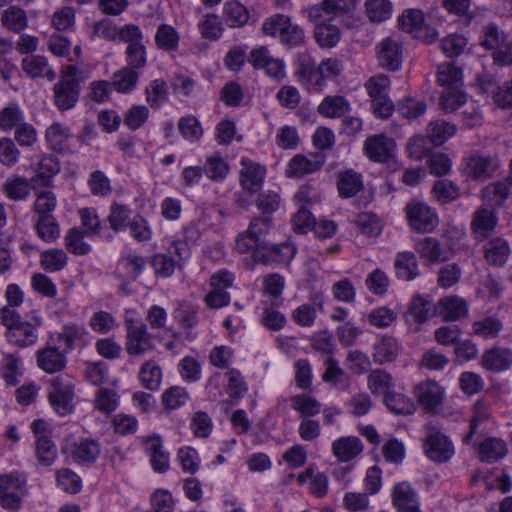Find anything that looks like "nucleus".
Segmentation results:
<instances>
[{"instance_id": "48", "label": "nucleus", "mask_w": 512, "mask_h": 512, "mask_svg": "<svg viewBox=\"0 0 512 512\" xmlns=\"http://www.w3.org/2000/svg\"><path fill=\"white\" fill-rule=\"evenodd\" d=\"M437 81L447 89L460 88L462 85V70L453 63H443L438 66Z\"/></svg>"}, {"instance_id": "36", "label": "nucleus", "mask_w": 512, "mask_h": 512, "mask_svg": "<svg viewBox=\"0 0 512 512\" xmlns=\"http://www.w3.org/2000/svg\"><path fill=\"white\" fill-rule=\"evenodd\" d=\"M25 121L24 111L18 103L11 102L0 110V130H15Z\"/></svg>"}, {"instance_id": "63", "label": "nucleus", "mask_w": 512, "mask_h": 512, "mask_svg": "<svg viewBox=\"0 0 512 512\" xmlns=\"http://www.w3.org/2000/svg\"><path fill=\"white\" fill-rule=\"evenodd\" d=\"M45 138L54 151H62L69 138V129L60 123H53L46 130Z\"/></svg>"}, {"instance_id": "17", "label": "nucleus", "mask_w": 512, "mask_h": 512, "mask_svg": "<svg viewBox=\"0 0 512 512\" xmlns=\"http://www.w3.org/2000/svg\"><path fill=\"white\" fill-rule=\"evenodd\" d=\"M401 352V343L395 337L385 334L373 345L372 357L376 364L384 365L396 361Z\"/></svg>"}, {"instance_id": "12", "label": "nucleus", "mask_w": 512, "mask_h": 512, "mask_svg": "<svg viewBox=\"0 0 512 512\" xmlns=\"http://www.w3.org/2000/svg\"><path fill=\"white\" fill-rule=\"evenodd\" d=\"M396 144L384 134L369 136L364 142L366 156L374 162L385 163L393 158Z\"/></svg>"}, {"instance_id": "13", "label": "nucleus", "mask_w": 512, "mask_h": 512, "mask_svg": "<svg viewBox=\"0 0 512 512\" xmlns=\"http://www.w3.org/2000/svg\"><path fill=\"white\" fill-rule=\"evenodd\" d=\"M425 441V453L428 458L436 462H446L454 454V448L448 438L441 432L429 429Z\"/></svg>"}, {"instance_id": "51", "label": "nucleus", "mask_w": 512, "mask_h": 512, "mask_svg": "<svg viewBox=\"0 0 512 512\" xmlns=\"http://www.w3.org/2000/svg\"><path fill=\"white\" fill-rule=\"evenodd\" d=\"M366 14L371 22L381 23L392 15V3L389 0H366Z\"/></svg>"}, {"instance_id": "1", "label": "nucleus", "mask_w": 512, "mask_h": 512, "mask_svg": "<svg viewBox=\"0 0 512 512\" xmlns=\"http://www.w3.org/2000/svg\"><path fill=\"white\" fill-rule=\"evenodd\" d=\"M352 0H322L306 9L309 21L316 23L314 37L321 47H334L340 40L339 25L349 27L354 15Z\"/></svg>"}, {"instance_id": "15", "label": "nucleus", "mask_w": 512, "mask_h": 512, "mask_svg": "<svg viewBox=\"0 0 512 512\" xmlns=\"http://www.w3.org/2000/svg\"><path fill=\"white\" fill-rule=\"evenodd\" d=\"M80 94L79 82L59 79L53 86L54 104L60 111H67L75 107Z\"/></svg>"}, {"instance_id": "29", "label": "nucleus", "mask_w": 512, "mask_h": 512, "mask_svg": "<svg viewBox=\"0 0 512 512\" xmlns=\"http://www.w3.org/2000/svg\"><path fill=\"white\" fill-rule=\"evenodd\" d=\"M37 364L47 373H56L66 366V357L58 348L47 346L38 350Z\"/></svg>"}, {"instance_id": "20", "label": "nucleus", "mask_w": 512, "mask_h": 512, "mask_svg": "<svg viewBox=\"0 0 512 512\" xmlns=\"http://www.w3.org/2000/svg\"><path fill=\"white\" fill-rule=\"evenodd\" d=\"M21 68L24 73L32 78H46L49 81L55 79L56 74L50 66L48 59L42 55L30 54L21 60Z\"/></svg>"}, {"instance_id": "61", "label": "nucleus", "mask_w": 512, "mask_h": 512, "mask_svg": "<svg viewBox=\"0 0 512 512\" xmlns=\"http://www.w3.org/2000/svg\"><path fill=\"white\" fill-rule=\"evenodd\" d=\"M87 335L88 332L83 326L69 324L64 326L63 331L59 334V338L64 341L67 352L82 344Z\"/></svg>"}, {"instance_id": "43", "label": "nucleus", "mask_w": 512, "mask_h": 512, "mask_svg": "<svg viewBox=\"0 0 512 512\" xmlns=\"http://www.w3.org/2000/svg\"><path fill=\"white\" fill-rule=\"evenodd\" d=\"M139 380L146 389L158 390L162 380L161 367L153 360L144 362L140 367Z\"/></svg>"}, {"instance_id": "33", "label": "nucleus", "mask_w": 512, "mask_h": 512, "mask_svg": "<svg viewBox=\"0 0 512 512\" xmlns=\"http://www.w3.org/2000/svg\"><path fill=\"white\" fill-rule=\"evenodd\" d=\"M426 133L430 142L435 146H439L456 133V126L443 119H436L429 122Z\"/></svg>"}, {"instance_id": "39", "label": "nucleus", "mask_w": 512, "mask_h": 512, "mask_svg": "<svg viewBox=\"0 0 512 512\" xmlns=\"http://www.w3.org/2000/svg\"><path fill=\"white\" fill-rule=\"evenodd\" d=\"M100 455V445L95 440L85 439L73 445L71 457L77 463H92Z\"/></svg>"}, {"instance_id": "32", "label": "nucleus", "mask_w": 512, "mask_h": 512, "mask_svg": "<svg viewBox=\"0 0 512 512\" xmlns=\"http://www.w3.org/2000/svg\"><path fill=\"white\" fill-rule=\"evenodd\" d=\"M139 77L138 71L125 66L113 74L111 85L118 93L127 94L135 90Z\"/></svg>"}, {"instance_id": "60", "label": "nucleus", "mask_w": 512, "mask_h": 512, "mask_svg": "<svg viewBox=\"0 0 512 512\" xmlns=\"http://www.w3.org/2000/svg\"><path fill=\"white\" fill-rule=\"evenodd\" d=\"M198 28L203 38L215 41L223 33L222 22L215 14H207L198 23Z\"/></svg>"}, {"instance_id": "44", "label": "nucleus", "mask_w": 512, "mask_h": 512, "mask_svg": "<svg viewBox=\"0 0 512 512\" xmlns=\"http://www.w3.org/2000/svg\"><path fill=\"white\" fill-rule=\"evenodd\" d=\"M68 255L63 249L51 248L40 254V265L47 272H58L64 269Z\"/></svg>"}, {"instance_id": "22", "label": "nucleus", "mask_w": 512, "mask_h": 512, "mask_svg": "<svg viewBox=\"0 0 512 512\" xmlns=\"http://www.w3.org/2000/svg\"><path fill=\"white\" fill-rule=\"evenodd\" d=\"M295 201L299 207L292 218L293 230L296 233L305 234L313 229L315 225V217L307 207L312 203V200L307 198V194H297Z\"/></svg>"}, {"instance_id": "5", "label": "nucleus", "mask_w": 512, "mask_h": 512, "mask_svg": "<svg viewBox=\"0 0 512 512\" xmlns=\"http://www.w3.org/2000/svg\"><path fill=\"white\" fill-rule=\"evenodd\" d=\"M121 41L127 44L125 61L127 67L134 70L144 68L147 65V49L143 44V33L139 26L127 24L122 27Z\"/></svg>"}, {"instance_id": "16", "label": "nucleus", "mask_w": 512, "mask_h": 512, "mask_svg": "<svg viewBox=\"0 0 512 512\" xmlns=\"http://www.w3.org/2000/svg\"><path fill=\"white\" fill-rule=\"evenodd\" d=\"M392 503L397 512H422L416 491L407 481L396 484L392 490Z\"/></svg>"}, {"instance_id": "7", "label": "nucleus", "mask_w": 512, "mask_h": 512, "mask_svg": "<svg viewBox=\"0 0 512 512\" xmlns=\"http://www.w3.org/2000/svg\"><path fill=\"white\" fill-rule=\"evenodd\" d=\"M410 227L420 233L433 231L438 225L437 214L425 203L413 201L406 206Z\"/></svg>"}, {"instance_id": "11", "label": "nucleus", "mask_w": 512, "mask_h": 512, "mask_svg": "<svg viewBox=\"0 0 512 512\" xmlns=\"http://www.w3.org/2000/svg\"><path fill=\"white\" fill-rule=\"evenodd\" d=\"M127 343L126 350L130 355H142L153 348L152 337L147 331L146 324L126 320Z\"/></svg>"}, {"instance_id": "46", "label": "nucleus", "mask_w": 512, "mask_h": 512, "mask_svg": "<svg viewBox=\"0 0 512 512\" xmlns=\"http://www.w3.org/2000/svg\"><path fill=\"white\" fill-rule=\"evenodd\" d=\"M34 227L37 236L46 243H53L60 237V227L54 216L37 217Z\"/></svg>"}, {"instance_id": "31", "label": "nucleus", "mask_w": 512, "mask_h": 512, "mask_svg": "<svg viewBox=\"0 0 512 512\" xmlns=\"http://www.w3.org/2000/svg\"><path fill=\"white\" fill-rule=\"evenodd\" d=\"M154 42L159 50L175 52L179 48L180 35L175 27L162 23L157 27Z\"/></svg>"}, {"instance_id": "37", "label": "nucleus", "mask_w": 512, "mask_h": 512, "mask_svg": "<svg viewBox=\"0 0 512 512\" xmlns=\"http://www.w3.org/2000/svg\"><path fill=\"white\" fill-rule=\"evenodd\" d=\"M506 453V443L499 438H487L479 446V457L483 462H496L499 459L503 458L506 455Z\"/></svg>"}, {"instance_id": "8", "label": "nucleus", "mask_w": 512, "mask_h": 512, "mask_svg": "<svg viewBox=\"0 0 512 512\" xmlns=\"http://www.w3.org/2000/svg\"><path fill=\"white\" fill-rule=\"evenodd\" d=\"M141 443L154 472L163 474L170 468V454L164 449L163 439L160 435L143 436Z\"/></svg>"}, {"instance_id": "18", "label": "nucleus", "mask_w": 512, "mask_h": 512, "mask_svg": "<svg viewBox=\"0 0 512 512\" xmlns=\"http://www.w3.org/2000/svg\"><path fill=\"white\" fill-rule=\"evenodd\" d=\"M415 395L425 410L434 411L442 404L444 390L436 381L427 380L415 387Z\"/></svg>"}, {"instance_id": "53", "label": "nucleus", "mask_w": 512, "mask_h": 512, "mask_svg": "<svg viewBox=\"0 0 512 512\" xmlns=\"http://www.w3.org/2000/svg\"><path fill=\"white\" fill-rule=\"evenodd\" d=\"M492 169V158L488 156L473 155L468 158L466 171L473 179H485Z\"/></svg>"}, {"instance_id": "19", "label": "nucleus", "mask_w": 512, "mask_h": 512, "mask_svg": "<svg viewBox=\"0 0 512 512\" xmlns=\"http://www.w3.org/2000/svg\"><path fill=\"white\" fill-rule=\"evenodd\" d=\"M481 365L492 372H502L512 366V350L505 347L495 346L482 354Z\"/></svg>"}, {"instance_id": "55", "label": "nucleus", "mask_w": 512, "mask_h": 512, "mask_svg": "<svg viewBox=\"0 0 512 512\" xmlns=\"http://www.w3.org/2000/svg\"><path fill=\"white\" fill-rule=\"evenodd\" d=\"M150 116L149 108L145 105H132L123 115L124 125L132 131L140 129Z\"/></svg>"}, {"instance_id": "21", "label": "nucleus", "mask_w": 512, "mask_h": 512, "mask_svg": "<svg viewBox=\"0 0 512 512\" xmlns=\"http://www.w3.org/2000/svg\"><path fill=\"white\" fill-rule=\"evenodd\" d=\"M498 219L493 209L480 208L475 211L471 221V230L477 241L488 238L497 226Z\"/></svg>"}, {"instance_id": "54", "label": "nucleus", "mask_w": 512, "mask_h": 512, "mask_svg": "<svg viewBox=\"0 0 512 512\" xmlns=\"http://www.w3.org/2000/svg\"><path fill=\"white\" fill-rule=\"evenodd\" d=\"M367 385L373 395H380L390 391L393 386L392 376L381 369H375L367 377Z\"/></svg>"}, {"instance_id": "58", "label": "nucleus", "mask_w": 512, "mask_h": 512, "mask_svg": "<svg viewBox=\"0 0 512 512\" xmlns=\"http://www.w3.org/2000/svg\"><path fill=\"white\" fill-rule=\"evenodd\" d=\"M337 186L338 192H360L364 188L362 175L353 169L340 171Z\"/></svg>"}, {"instance_id": "3", "label": "nucleus", "mask_w": 512, "mask_h": 512, "mask_svg": "<svg viewBox=\"0 0 512 512\" xmlns=\"http://www.w3.org/2000/svg\"><path fill=\"white\" fill-rule=\"evenodd\" d=\"M262 31L266 36L277 38L288 49L305 44L304 29L286 14L276 13L267 17L262 23Z\"/></svg>"}, {"instance_id": "10", "label": "nucleus", "mask_w": 512, "mask_h": 512, "mask_svg": "<svg viewBox=\"0 0 512 512\" xmlns=\"http://www.w3.org/2000/svg\"><path fill=\"white\" fill-rule=\"evenodd\" d=\"M74 398V386L70 381H64L62 378H55L49 391V401L54 411L65 416L72 412Z\"/></svg>"}, {"instance_id": "35", "label": "nucleus", "mask_w": 512, "mask_h": 512, "mask_svg": "<svg viewBox=\"0 0 512 512\" xmlns=\"http://www.w3.org/2000/svg\"><path fill=\"white\" fill-rule=\"evenodd\" d=\"M384 404L392 413L397 415H410L416 410V405L411 398L395 391L386 392Z\"/></svg>"}, {"instance_id": "27", "label": "nucleus", "mask_w": 512, "mask_h": 512, "mask_svg": "<svg viewBox=\"0 0 512 512\" xmlns=\"http://www.w3.org/2000/svg\"><path fill=\"white\" fill-rule=\"evenodd\" d=\"M436 311V305L429 295H416L412 298L408 312L407 320H413L415 323L422 324L426 322Z\"/></svg>"}, {"instance_id": "49", "label": "nucleus", "mask_w": 512, "mask_h": 512, "mask_svg": "<svg viewBox=\"0 0 512 512\" xmlns=\"http://www.w3.org/2000/svg\"><path fill=\"white\" fill-rule=\"evenodd\" d=\"M502 329V322L494 316L484 317L472 324L473 334L483 339L496 338Z\"/></svg>"}, {"instance_id": "34", "label": "nucleus", "mask_w": 512, "mask_h": 512, "mask_svg": "<svg viewBox=\"0 0 512 512\" xmlns=\"http://www.w3.org/2000/svg\"><path fill=\"white\" fill-rule=\"evenodd\" d=\"M222 16L224 22L232 28L242 27L249 20L248 9L236 0L224 4Z\"/></svg>"}, {"instance_id": "30", "label": "nucleus", "mask_w": 512, "mask_h": 512, "mask_svg": "<svg viewBox=\"0 0 512 512\" xmlns=\"http://www.w3.org/2000/svg\"><path fill=\"white\" fill-rule=\"evenodd\" d=\"M510 252L508 241L502 237L492 238L484 245L485 258L490 265L502 266Z\"/></svg>"}, {"instance_id": "41", "label": "nucleus", "mask_w": 512, "mask_h": 512, "mask_svg": "<svg viewBox=\"0 0 512 512\" xmlns=\"http://www.w3.org/2000/svg\"><path fill=\"white\" fill-rule=\"evenodd\" d=\"M85 236V231L80 228H70L64 236L66 250L76 256L87 255L91 251V246L84 240Z\"/></svg>"}, {"instance_id": "45", "label": "nucleus", "mask_w": 512, "mask_h": 512, "mask_svg": "<svg viewBox=\"0 0 512 512\" xmlns=\"http://www.w3.org/2000/svg\"><path fill=\"white\" fill-rule=\"evenodd\" d=\"M1 22L8 30L20 33L27 27L28 18L25 10L18 6H10L3 11Z\"/></svg>"}, {"instance_id": "47", "label": "nucleus", "mask_w": 512, "mask_h": 512, "mask_svg": "<svg viewBox=\"0 0 512 512\" xmlns=\"http://www.w3.org/2000/svg\"><path fill=\"white\" fill-rule=\"evenodd\" d=\"M146 102L153 109H159L168 99V86L163 79H154L145 88Z\"/></svg>"}, {"instance_id": "42", "label": "nucleus", "mask_w": 512, "mask_h": 512, "mask_svg": "<svg viewBox=\"0 0 512 512\" xmlns=\"http://www.w3.org/2000/svg\"><path fill=\"white\" fill-rule=\"evenodd\" d=\"M400 28L410 33L413 37H422L424 25V15L421 10L407 9L399 18Z\"/></svg>"}, {"instance_id": "38", "label": "nucleus", "mask_w": 512, "mask_h": 512, "mask_svg": "<svg viewBox=\"0 0 512 512\" xmlns=\"http://www.w3.org/2000/svg\"><path fill=\"white\" fill-rule=\"evenodd\" d=\"M145 259L136 254H129L120 259L117 265V273L120 277L135 280L145 267Z\"/></svg>"}, {"instance_id": "62", "label": "nucleus", "mask_w": 512, "mask_h": 512, "mask_svg": "<svg viewBox=\"0 0 512 512\" xmlns=\"http://www.w3.org/2000/svg\"><path fill=\"white\" fill-rule=\"evenodd\" d=\"M206 176L216 182L222 181L229 173V166L218 154L209 156L204 165Z\"/></svg>"}, {"instance_id": "52", "label": "nucleus", "mask_w": 512, "mask_h": 512, "mask_svg": "<svg viewBox=\"0 0 512 512\" xmlns=\"http://www.w3.org/2000/svg\"><path fill=\"white\" fill-rule=\"evenodd\" d=\"M416 251L422 258H426L430 262H438L445 260L440 242L433 237H426L419 241L415 246Z\"/></svg>"}, {"instance_id": "64", "label": "nucleus", "mask_w": 512, "mask_h": 512, "mask_svg": "<svg viewBox=\"0 0 512 512\" xmlns=\"http://www.w3.org/2000/svg\"><path fill=\"white\" fill-rule=\"evenodd\" d=\"M58 486L65 492L76 494L82 488L81 478L68 468L59 469L56 472Z\"/></svg>"}, {"instance_id": "4", "label": "nucleus", "mask_w": 512, "mask_h": 512, "mask_svg": "<svg viewBox=\"0 0 512 512\" xmlns=\"http://www.w3.org/2000/svg\"><path fill=\"white\" fill-rule=\"evenodd\" d=\"M26 482L18 472L3 474V479H0V506L3 509L17 512L22 508L27 494Z\"/></svg>"}, {"instance_id": "28", "label": "nucleus", "mask_w": 512, "mask_h": 512, "mask_svg": "<svg viewBox=\"0 0 512 512\" xmlns=\"http://www.w3.org/2000/svg\"><path fill=\"white\" fill-rule=\"evenodd\" d=\"M436 311L446 320L456 321L468 314V306L459 296H447L439 300Z\"/></svg>"}, {"instance_id": "23", "label": "nucleus", "mask_w": 512, "mask_h": 512, "mask_svg": "<svg viewBox=\"0 0 512 512\" xmlns=\"http://www.w3.org/2000/svg\"><path fill=\"white\" fill-rule=\"evenodd\" d=\"M60 171V164L55 156L45 155L36 163V175L31 179L32 188L49 187L52 178Z\"/></svg>"}, {"instance_id": "24", "label": "nucleus", "mask_w": 512, "mask_h": 512, "mask_svg": "<svg viewBox=\"0 0 512 512\" xmlns=\"http://www.w3.org/2000/svg\"><path fill=\"white\" fill-rule=\"evenodd\" d=\"M317 111L326 118H342L351 111V104L342 95H327L318 105Z\"/></svg>"}, {"instance_id": "14", "label": "nucleus", "mask_w": 512, "mask_h": 512, "mask_svg": "<svg viewBox=\"0 0 512 512\" xmlns=\"http://www.w3.org/2000/svg\"><path fill=\"white\" fill-rule=\"evenodd\" d=\"M240 164V183L242 187L248 192L260 191L265 180L266 167L249 158H242Z\"/></svg>"}, {"instance_id": "26", "label": "nucleus", "mask_w": 512, "mask_h": 512, "mask_svg": "<svg viewBox=\"0 0 512 512\" xmlns=\"http://www.w3.org/2000/svg\"><path fill=\"white\" fill-rule=\"evenodd\" d=\"M394 270L398 279L414 280L420 274L416 255L411 251L398 252L394 260Z\"/></svg>"}, {"instance_id": "6", "label": "nucleus", "mask_w": 512, "mask_h": 512, "mask_svg": "<svg viewBox=\"0 0 512 512\" xmlns=\"http://www.w3.org/2000/svg\"><path fill=\"white\" fill-rule=\"evenodd\" d=\"M376 59L379 67L389 72L401 69L404 59V47L400 39L394 36L382 39L376 46Z\"/></svg>"}, {"instance_id": "59", "label": "nucleus", "mask_w": 512, "mask_h": 512, "mask_svg": "<svg viewBox=\"0 0 512 512\" xmlns=\"http://www.w3.org/2000/svg\"><path fill=\"white\" fill-rule=\"evenodd\" d=\"M507 40L505 33L494 23L483 27L480 44L488 50H496Z\"/></svg>"}, {"instance_id": "57", "label": "nucleus", "mask_w": 512, "mask_h": 512, "mask_svg": "<svg viewBox=\"0 0 512 512\" xmlns=\"http://www.w3.org/2000/svg\"><path fill=\"white\" fill-rule=\"evenodd\" d=\"M299 75L302 83L308 85L309 89H313L315 91H321L326 85V80L328 79L320 73L318 68L311 64H301Z\"/></svg>"}, {"instance_id": "9", "label": "nucleus", "mask_w": 512, "mask_h": 512, "mask_svg": "<svg viewBox=\"0 0 512 512\" xmlns=\"http://www.w3.org/2000/svg\"><path fill=\"white\" fill-rule=\"evenodd\" d=\"M326 160L322 152L309 153L307 155L296 154L292 157L285 169L288 178H302L319 171Z\"/></svg>"}, {"instance_id": "50", "label": "nucleus", "mask_w": 512, "mask_h": 512, "mask_svg": "<svg viewBox=\"0 0 512 512\" xmlns=\"http://www.w3.org/2000/svg\"><path fill=\"white\" fill-rule=\"evenodd\" d=\"M35 456L41 466H51L58 457V451L51 438L35 440Z\"/></svg>"}, {"instance_id": "2", "label": "nucleus", "mask_w": 512, "mask_h": 512, "mask_svg": "<svg viewBox=\"0 0 512 512\" xmlns=\"http://www.w3.org/2000/svg\"><path fill=\"white\" fill-rule=\"evenodd\" d=\"M1 324L6 327V338L10 344L18 347L34 345L38 339V327L42 323L41 317L35 312L21 320L16 309L3 307L0 310Z\"/></svg>"}, {"instance_id": "25", "label": "nucleus", "mask_w": 512, "mask_h": 512, "mask_svg": "<svg viewBox=\"0 0 512 512\" xmlns=\"http://www.w3.org/2000/svg\"><path fill=\"white\" fill-rule=\"evenodd\" d=\"M331 450L339 461L348 462L356 458L363 451V444L355 436L340 437L333 441Z\"/></svg>"}, {"instance_id": "56", "label": "nucleus", "mask_w": 512, "mask_h": 512, "mask_svg": "<svg viewBox=\"0 0 512 512\" xmlns=\"http://www.w3.org/2000/svg\"><path fill=\"white\" fill-rule=\"evenodd\" d=\"M427 110V104L423 100L407 97L397 104V112L407 120H415Z\"/></svg>"}, {"instance_id": "40", "label": "nucleus", "mask_w": 512, "mask_h": 512, "mask_svg": "<svg viewBox=\"0 0 512 512\" xmlns=\"http://www.w3.org/2000/svg\"><path fill=\"white\" fill-rule=\"evenodd\" d=\"M291 407L302 418H311L321 411V403L309 394H298L290 398Z\"/></svg>"}]
</instances>
